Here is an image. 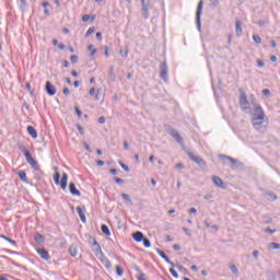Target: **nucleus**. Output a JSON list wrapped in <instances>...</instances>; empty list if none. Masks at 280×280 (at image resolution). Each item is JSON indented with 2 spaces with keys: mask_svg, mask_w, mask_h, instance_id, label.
<instances>
[{
  "mask_svg": "<svg viewBox=\"0 0 280 280\" xmlns=\"http://www.w3.org/2000/svg\"><path fill=\"white\" fill-rule=\"evenodd\" d=\"M212 182L215 185V187H219L220 189H226L229 187V185H226V183H224V180H222L220 176H213Z\"/></svg>",
  "mask_w": 280,
  "mask_h": 280,
  "instance_id": "obj_9",
  "label": "nucleus"
},
{
  "mask_svg": "<svg viewBox=\"0 0 280 280\" xmlns=\"http://www.w3.org/2000/svg\"><path fill=\"white\" fill-rule=\"evenodd\" d=\"M131 236L133 237L135 242H141L145 237L143 235V232H140V231H137V232L132 233Z\"/></svg>",
  "mask_w": 280,
  "mask_h": 280,
  "instance_id": "obj_19",
  "label": "nucleus"
},
{
  "mask_svg": "<svg viewBox=\"0 0 280 280\" xmlns=\"http://www.w3.org/2000/svg\"><path fill=\"white\" fill-rule=\"evenodd\" d=\"M34 240L36 242V244H43V242L45 241V236H43V234H35Z\"/></svg>",
  "mask_w": 280,
  "mask_h": 280,
  "instance_id": "obj_24",
  "label": "nucleus"
},
{
  "mask_svg": "<svg viewBox=\"0 0 280 280\" xmlns=\"http://www.w3.org/2000/svg\"><path fill=\"white\" fill-rule=\"evenodd\" d=\"M27 5V0H20V8L21 10H24V8Z\"/></svg>",
  "mask_w": 280,
  "mask_h": 280,
  "instance_id": "obj_42",
  "label": "nucleus"
},
{
  "mask_svg": "<svg viewBox=\"0 0 280 280\" xmlns=\"http://www.w3.org/2000/svg\"><path fill=\"white\" fill-rule=\"evenodd\" d=\"M119 165L122 167V170H125V172H130V167H128V165L124 164L122 162H120Z\"/></svg>",
  "mask_w": 280,
  "mask_h": 280,
  "instance_id": "obj_46",
  "label": "nucleus"
},
{
  "mask_svg": "<svg viewBox=\"0 0 280 280\" xmlns=\"http://www.w3.org/2000/svg\"><path fill=\"white\" fill-rule=\"evenodd\" d=\"M74 110H75V113L78 115V118L79 119L82 118V110L80 108H78V107H74Z\"/></svg>",
  "mask_w": 280,
  "mask_h": 280,
  "instance_id": "obj_47",
  "label": "nucleus"
},
{
  "mask_svg": "<svg viewBox=\"0 0 280 280\" xmlns=\"http://www.w3.org/2000/svg\"><path fill=\"white\" fill-rule=\"evenodd\" d=\"M69 254L72 256V257H77L78 256V246L75 244H72L70 247H69Z\"/></svg>",
  "mask_w": 280,
  "mask_h": 280,
  "instance_id": "obj_22",
  "label": "nucleus"
},
{
  "mask_svg": "<svg viewBox=\"0 0 280 280\" xmlns=\"http://www.w3.org/2000/svg\"><path fill=\"white\" fill-rule=\"evenodd\" d=\"M15 174L19 176L22 183H30V179H27V173H25V171H16Z\"/></svg>",
  "mask_w": 280,
  "mask_h": 280,
  "instance_id": "obj_17",
  "label": "nucleus"
},
{
  "mask_svg": "<svg viewBox=\"0 0 280 280\" xmlns=\"http://www.w3.org/2000/svg\"><path fill=\"white\" fill-rule=\"evenodd\" d=\"M269 248H272L273 250H279L280 244L279 243H270Z\"/></svg>",
  "mask_w": 280,
  "mask_h": 280,
  "instance_id": "obj_35",
  "label": "nucleus"
},
{
  "mask_svg": "<svg viewBox=\"0 0 280 280\" xmlns=\"http://www.w3.org/2000/svg\"><path fill=\"white\" fill-rule=\"evenodd\" d=\"M102 233H104V235L110 236V230L108 229V226L106 224H103L101 226Z\"/></svg>",
  "mask_w": 280,
  "mask_h": 280,
  "instance_id": "obj_25",
  "label": "nucleus"
},
{
  "mask_svg": "<svg viewBox=\"0 0 280 280\" xmlns=\"http://www.w3.org/2000/svg\"><path fill=\"white\" fill-rule=\"evenodd\" d=\"M27 132H28V135H31V137L33 139H38V132L36 131V129L33 126L27 127Z\"/></svg>",
  "mask_w": 280,
  "mask_h": 280,
  "instance_id": "obj_21",
  "label": "nucleus"
},
{
  "mask_svg": "<svg viewBox=\"0 0 280 280\" xmlns=\"http://www.w3.org/2000/svg\"><path fill=\"white\" fill-rule=\"evenodd\" d=\"M122 200H126L127 202H132V199H130V195L122 192L121 194Z\"/></svg>",
  "mask_w": 280,
  "mask_h": 280,
  "instance_id": "obj_34",
  "label": "nucleus"
},
{
  "mask_svg": "<svg viewBox=\"0 0 280 280\" xmlns=\"http://www.w3.org/2000/svg\"><path fill=\"white\" fill-rule=\"evenodd\" d=\"M0 237H1L2 240H5L7 242H9L10 244H12L13 246H16V241H14V240H12V238H10V237L3 235V234H1Z\"/></svg>",
  "mask_w": 280,
  "mask_h": 280,
  "instance_id": "obj_27",
  "label": "nucleus"
},
{
  "mask_svg": "<svg viewBox=\"0 0 280 280\" xmlns=\"http://www.w3.org/2000/svg\"><path fill=\"white\" fill-rule=\"evenodd\" d=\"M54 182L56 185H60V173L59 172L55 173Z\"/></svg>",
  "mask_w": 280,
  "mask_h": 280,
  "instance_id": "obj_29",
  "label": "nucleus"
},
{
  "mask_svg": "<svg viewBox=\"0 0 280 280\" xmlns=\"http://www.w3.org/2000/svg\"><path fill=\"white\" fill-rule=\"evenodd\" d=\"M268 200H277V195H275V192H268Z\"/></svg>",
  "mask_w": 280,
  "mask_h": 280,
  "instance_id": "obj_41",
  "label": "nucleus"
},
{
  "mask_svg": "<svg viewBox=\"0 0 280 280\" xmlns=\"http://www.w3.org/2000/svg\"><path fill=\"white\" fill-rule=\"evenodd\" d=\"M167 61H164L161 66H160V78L162 80H164V82H167Z\"/></svg>",
  "mask_w": 280,
  "mask_h": 280,
  "instance_id": "obj_8",
  "label": "nucleus"
},
{
  "mask_svg": "<svg viewBox=\"0 0 280 280\" xmlns=\"http://www.w3.org/2000/svg\"><path fill=\"white\" fill-rule=\"evenodd\" d=\"M133 270H136V272H138V276H137L138 280H145V273H143L141 271V268H139V266L135 265Z\"/></svg>",
  "mask_w": 280,
  "mask_h": 280,
  "instance_id": "obj_20",
  "label": "nucleus"
},
{
  "mask_svg": "<svg viewBox=\"0 0 280 280\" xmlns=\"http://www.w3.org/2000/svg\"><path fill=\"white\" fill-rule=\"evenodd\" d=\"M83 145H84V148H85V150H86L88 152H93V150H91V145H89V143L83 142Z\"/></svg>",
  "mask_w": 280,
  "mask_h": 280,
  "instance_id": "obj_51",
  "label": "nucleus"
},
{
  "mask_svg": "<svg viewBox=\"0 0 280 280\" xmlns=\"http://www.w3.org/2000/svg\"><path fill=\"white\" fill-rule=\"evenodd\" d=\"M116 275L118 277H121L124 275V268H121V266L119 265L116 266Z\"/></svg>",
  "mask_w": 280,
  "mask_h": 280,
  "instance_id": "obj_30",
  "label": "nucleus"
},
{
  "mask_svg": "<svg viewBox=\"0 0 280 280\" xmlns=\"http://www.w3.org/2000/svg\"><path fill=\"white\" fill-rule=\"evenodd\" d=\"M262 95H265V97H268V95H270V90L268 89L262 90Z\"/></svg>",
  "mask_w": 280,
  "mask_h": 280,
  "instance_id": "obj_53",
  "label": "nucleus"
},
{
  "mask_svg": "<svg viewBox=\"0 0 280 280\" xmlns=\"http://www.w3.org/2000/svg\"><path fill=\"white\" fill-rule=\"evenodd\" d=\"M70 62H72V65H75L78 62V55H71Z\"/></svg>",
  "mask_w": 280,
  "mask_h": 280,
  "instance_id": "obj_40",
  "label": "nucleus"
},
{
  "mask_svg": "<svg viewBox=\"0 0 280 280\" xmlns=\"http://www.w3.org/2000/svg\"><path fill=\"white\" fill-rule=\"evenodd\" d=\"M37 254L44 259L45 261H49V252L45 248H37Z\"/></svg>",
  "mask_w": 280,
  "mask_h": 280,
  "instance_id": "obj_15",
  "label": "nucleus"
},
{
  "mask_svg": "<svg viewBox=\"0 0 280 280\" xmlns=\"http://www.w3.org/2000/svg\"><path fill=\"white\" fill-rule=\"evenodd\" d=\"M175 168H176V170H185V165H183V163H177V164L175 165Z\"/></svg>",
  "mask_w": 280,
  "mask_h": 280,
  "instance_id": "obj_52",
  "label": "nucleus"
},
{
  "mask_svg": "<svg viewBox=\"0 0 280 280\" xmlns=\"http://www.w3.org/2000/svg\"><path fill=\"white\" fill-rule=\"evenodd\" d=\"M156 253H158V255H160V257H162V259H164L166 261V264H170V266H172V268H174V266H176V264H174V261H172L170 259V257H167V254H165V252H163L162 249L158 248Z\"/></svg>",
  "mask_w": 280,
  "mask_h": 280,
  "instance_id": "obj_11",
  "label": "nucleus"
},
{
  "mask_svg": "<svg viewBox=\"0 0 280 280\" xmlns=\"http://www.w3.org/2000/svg\"><path fill=\"white\" fill-rule=\"evenodd\" d=\"M24 156L26 159V162L32 166L33 170H35L36 172L40 170L38 162L32 156V153L30 151H26Z\"/></svg>",
  "mask_w": 280,
  "mask_h": 280,
  "instance_id": "obj_5",
  "label": "nucleus"
},
{
  "mask_svg": "<svg viewBox=\"0 0 280 280\" xmlns=\"http://www.w3.org/2000/svg\"><path fill=\"white\" fill-rule=\"evenodd\" d=\"M267 277H268L269 280H276V279H277V277H276V275H275V271H269V272L267 273Z\"/></svg>",
  "mask_w": 280,
  "mask_h": 280,
  "instance_id": "obj_38",
  "label": "nucleus"
},
{
  "mask_svg": "<svg viewBox=\"0 0 280 280\" xmlns=\"http://www.w3.org/2000/svg\"><path fill=\"white\" fill-rule=\"evenodd\" d=\"M187 154L190 161H194V163H197V165H199L201 170H207V162H205L202 158L197 156L196 154H194V152H188Z\"/></svg>",
  "mask_w": 280,
  "mask_h": 280,
  "instance_id": "obj_3",
  "label": "nucleus"
},
{
  "mask_svg": "<svg viewBox=\"0 0 280 280\" xmlns=\"http://www.w3.org/2000/svg\"><path fill=\"white\" fill-rule=\"evenodd\" d=\"M101 95H102V92L100 90H97L96 95H95V100H100Z\"/></svg>",
  "mask_w": 280,
  "mask_h": 280,
  "instance_id": "obj_61",
  "label": "nucleus"
},
{
  "mask_svg": "<svg viewBox=\"0 0 280 280\" xmlns=\"http://www.w3.org/2000/svg\"><path fill=\"white\" fill-rule=\"evenodd\" d=\"M210 3L213 8H218L220 5V0H210Z\"/></svg>",
  "mask_w": 280,
  "mask_h": 280,
  "instance_id": "obj_43",
  "label": "nucleus"
},
{
  "mask_svg": "<svg viewBox=\"0 0 280 280\" xmlns=\"http://www.w3.org/2000/svg\"><path fill=\"white\" fill-rule=\"evenodd\" d=\"M25 89H26V91L31 92V95L34 94V92L32 91V85L28 82L25 84Z\"/></svg>",
  "mask_w": 280,
  "mask_h": 280,
  "instance_id": "obj_49",
  "label": "nucleus"
},
{
  "mask_svg": "<svg viewBox=\"0 0 280 280\" xmlns=\"http://www.w3.org/2000/svg\"><path fill=\"white\" fill-rule=\"evenodd\" d=\"M170 272L172 277H174L175 279H178V272L175 271L174 267L170 268Z\"/></svg>",
  "mask_w": 280,
  "mask_h": 280,
  "instance_id": "obj_39",
  "label": "nucleus"
},
{
  "mask_svg": "<svg viewBox=\"0 0 280 280\" xmlns=\"http://www.w3.org/2000/svg\"><path fill=\"white\" fill-rule=\"evenodd\" d=\"M98 124H106V118H104L103 116H101L98 118Z\"/></svg>",
  "mask_w": 280,
  "mask_h": 280,
  "instance_id": "obj_58",
  "label": "nucleus"
},
{
  "mask_svg": "<svg viewBox=\"0 0 280 280\" xmlns=\"http://www.w3.org/2000/svg\"><path fill=\"white\" fill-rule=\"evenodd\" d=\"M142 242H143L144 248H150V246H152V243L147 237H144Z\"/></svg>",
  "mask_w": 280,
  "mask_h": 280,
  "instance_id": "obj_32",
  "label": "nucleus"
},
{
  "mask_svg": "<svg viewBox=\"0 0 280 280\" xmlns=\"http://www.w3.org/2000/svg\"><path fill=\"white\" fill-rule=\"evenodd\" d=\"M124 148L125 150H130V145H128V141H124Z\"/></svg>",
  "mask_w": 280,
  "mask_h": 280,
  "instance_id": "obj_60",
  "label": "nucleus"
},
{
  "mask_svg": "<svg viewBox=\"0 0 280 280\" xmlns=\"http://www.w3.org/2000/svg\"><path fill=\"white\" fill-rule=\"evenodd\" d=\"M233 43V35H228V44L231 45Z\"/></svg>",
  "mask_w": 280,
  "mask_h": 280,
  "instance_id": "obj_56",
  "label": "nucleus"
},
{
  "mask_svg": "<svg viewBox=\"0 0 280 280\" xmlns=\"http://www.w3.org/2000/svg\"><path fill=\"white\" fill-rule=\"evenodd\" d=\"M230 270L233 272V275H237V267L235 265H230Z\"/></svg>",
  "mask_w": 280,
  "mask_h": 280,
  "instance_id": "obj_44",
  "label": "nucleus"
},
{
  "mask_svg": "<svg viewBox=\"0 0 280 280\" xmlns=\"http://www.w3.org/2000/svg\"><path fill=\"white\" fill-rule=\"evenodd\" d=\"M70 91H69V88H65L63 89V95H69Z\"/></svg>",
  "mask_w": 280,
  "mask_h": 280,
  "instance_id": "obj_63",
  "label": "nucleus"
},
{
  "mask_svg": "<svg viewBox=\"0 0 280 280\" xmlns=\"http://www.w3.org/2000/svg\"><path fill=\"white\" fill-rule=\"evenodd\" d=\"M45 91L47 95H50V97H54V95H56V85L51 84V81H47L45 85Z\"/></svg>",
  "mask_w": 280,
  "mask_h": 280,
  "instance_id": "obj_10",
  "label": "nucleus"
},
{
  "mask_svg": "<svg viewBox=\"0 0 280 280\" xmlns=\"http://www.w3.org/2000/svg\"><path fill=\"white\" fill-rule=\"evenodd\" d=\"M96 165H98V167H103V165H105V162L102 160H97Z\"/></svg>",
  "mask_w": 280,
  "mask_h": 280,
  "instance_id": "obj_55",
  "label": "nucleus"
},
{
  "mask_svg": "<svg viewBox=\"0 0 280 280\" xmlns=\"http://www.w3.org/2000/svg\"><path fill=\"white\" fill-rule=\"evenodd\" d=\"M219 159H221L222 161H229V163L231 165H236V163H237V160H235V159H233V158H231L229 155H224V154H220Z\"/></svg>",
  "mask_w": 280,
  "mask_h": 280,
  "instance_id": "obj_18",
  "label": "nucleus"
},
{
  "mask_svg": "<svg viewBox=\"0 0 280 280\" xmlns=\"http://www.w3.org/2000/svg\"><path fill=\"white\" fill-rule=\"evenodd\" d=\"M69 191L72 196H82V192L78 190L74 183L69 184Z\"/></svg>",
  "mask_w": 280,
  "mask_h": 280,
  "instance_id": "obj_16",
  "label": "nucleus"
},
{
  "mask_svg": "<svg viewBox=\"0 0 280 280\" xmlns=\"http://www.w3.org/2000/svg\"><path fill=\"white\" fill-rule=\"evenodd\" d=\"M96 39H97V40H102V33H101V32H97V33H96Z\"/></svg>",
  "mask_w": 280,
  "mask_h": 280,
  "instance_id": "obj_62",
  "label": "nucleus"
},
{
  "mask_svg": "<svg viewBox=\"0 0 280 280\" xmlns=\"http://www.w3.org/2000/svg\"><path fill=\"white\" fill-rule=\"evenodd\" d=\"M90 19H91V15H89V14H84V15L82 16L83 23L89 22Z\"/></svg>",
  "mask_w": 280,
  "mask_h": 280,
  "instance_id": "obj_48",
  "label": "nucleus"
},
{
  "mask_svg": "<svg viewBox=\"0 0 280 280\" xmlns=\"http://www.w3.org/2000/svg\"><path fill=\"white\" fill-rule=\"evenodd\" d=\"M18 148L21 152H23V154H25L26 152H30L27 150V148L25 147V144H23V142H18Z\"/></svg>",
  "mask_w": 280,
  "mask_h": 280,
  "instance_id": "obj_26",
  "label": "nucleus"
},
{
  "mask_svg": "<svg viewBox=\"0 0 280 280\" xmlns=\"http://www.w3.org/2000/svg\"><path fill=\"white\" fill-rule=\"evenodd\" d=\"M86 211V207H77V212L79 214V218L81 222L86 223V215H84V212Z\"/></svg>",
  "mask_w": 280,
  "mask_h": 280,
  "instance_id": "obj_12",
  "label": "nucleus"
},
{
  "mask_svg": "<svg viewBox=\"0 0 280 280\" xmlns=\"http://www.w3.org/2000/svg\"><path fill=\"white\" fill-rule=\"evenodd\" d=\"M113 180L117 183V185H124V179L119 177H114Z\"/></svg>",
  "mask_w": 280,
  "mask_h": 280,
  "instance_id": "obj_45",
  "label": "nucleus"
},
{
  "mask_svg": "<svg viewBox=\"0 0 280 280\" xmlns=\"http://www.w3.org/2000/svg\"><path fill=\"white\" fill-rule=\"evenodd\" d=\"M240 104L241 106L248 105V98L246 97V92L240 89Z\"/></svg>",
  "mask_w": 280,
  "mask_h": 280,
  "instance_id": "obj_13",
  "label": "nucleus"
},
{
  "mask_svg": "<svg viewBox=\"0 0 280 280\" xmlns=\"http://www.w3.org/2000/svg\"><path fill=\"white\" fill-rule=\"evenodd\" d=\"M235 30H236V36L242 35V22L240 20L235 21Z\"/></svg>",
  "mask_w": 280,
  "mask_h": 280,
  "instance_id": "obj_23",
  "label": "nucleus"
},
{
  "mask_svg": "<svg viewBox=\"0 0 280 280\" xmlns=\"http://www.w3.org/2000/svg\"><path fill=\"white\" fill-rule=\"evenodd\" d=\"M91 34H95V27L92 26L90 27L86 33H85V37L89 38V36H91Z\"/></svg>",
  "mask_w": 280,
  "mask_h": 280,
  "instance_id": "obj_33",
  "label": "nucleus"
},
{
  "mask_svg": "<svg viewBox=\"0 0 280 280\" xmlns=\"http://www.w3.org/2000/svg\"><path fill=\"white\" fill-rule=\"evenodd\" d=\"M109 174H113V176H117V168H110Z\"/></svg>",
  "mask_w": 280,
  "mask_h": 280,
  "instance_id": "obj_57",
  "label": "nucleus"
},
{
  "mask_svg": "<svg viewBox=\"0 0 280 280\" xmlns=\"http://www.w3.org/2000/svg\"><path fill=\"white\" fill-rule=\"evenodd\" d=\"M94 246L95 248V254L97 255L98 253H102V247L100 246V243H97V241L94 240Z\"/></svg>",
  "mask_w": 280,
  "mask_h": 280,
  "instance_id": "obj_31",
  "label": "nucleus"
},
{
  "mask_svg": "<svg viewBox=\"0 0 280 280\" xmlns=\"http://www.w3.org/2000/svg\"><path fill=\"white\" fill-rule=\"evenodd\" d=\"M141 12H142V16L143 19H150V1H145V0H141Z\"/></svg>",
  "mask_w": 280,
  "mask_h": 280,
  "instance_id": "obj_7",
  "label": "nucleus"
},
{
  "mask_svg": "<svg viewBox=\"0 0 280 280\" xmlns=\"http://www.w3.org/2000/svg\"><path fill=\"white\" fill-rule=\"evenodd\" d=\"M174 268L178 269L179 272H187V269H185V267H183L180 264L175 265Z\"/></svg>",
  "mask_w": 280,
  "mask_h": 280,
  "instance_id": "obj_37",
  "label": "nucleus"
},
{
  "mask_svg": "<svg viewBox=\"0 0 280 280\" xmlns=\"http://www.w3.org/2000/svg\"><path fill=\"white\" fill-rule=\"evenodd\" d=\"M265 233H270V235H272V233H277V230H272L270 228H266Z\"/></svg>",
  "mask_w": 280,
  "mask_h": 280,
  "instance_id": "obj_50",
  "label": "nucleus"
},
{
  "mask_svg": "<svg viewBox=\"0 0 280 280\" xmlns=\"http://www.w3.org/2000/svg\"><path fill=\"white\" fill-rule=\"evenodd\" d=\"M257 65L261 68L265 67L266 63L262 60H257Z\"/></svg>",
  "mask_w": 280,
  "mask_h": 280,
  "instance_id": "obj_59",
  "label": "nucleus"
},
{
  "mask_svg": "<svg viewBox=\"0 0 280 280\" xmlns=\"http://www.w3.org/2000/svg\"><path fill=\"white\" fill-rule=\"evenodd\" d=\"M68 183H69V175L67 173H63L61 180H59V185L61 189H67Z\"/></svg>",
  "mask_w": 280,
  "mask_h": 280,
  "instance_id": "obj_14",
  "label": "nucleus"
},
{
  "mask_svg": "<svg viewBox=\"0 0 280 280\" xmlns=\"http://www.w3.org/2000/svg\"><path fill=\"white\" fill-rule=\"evenodd\" d=\"M202 7H203V2H202V0H200L197 5V11H196V25H197L198 32H200V30L202 27V24L200 22V16H202Z\"/></svg>",
  "mask_w": 280,
  "mask_h": 280,
  "instance_id": "obj_6",
  "label": "nucleus"
},
{
  "mask_svg": "<svg viewBox=\"0 0 280 280\" xmlns=\"http://www.w3.org/2000/svg\"><path fill=\"white\" fill-rule=\"evenodd\" d=\"M252 117L257 118V119H268V117H266V113L264 112V108L259 104H257L254 107V112L252 114Z\"/></svg>",
  "mask_w": 280,
  "mask_h": 280,
  "instance_id": "obj_4",
  "label": "nucleus"
},
{
  "mask_svg": "<svg viewBox=\"0 0 280 280\" xmlns=\"http://www.w3.org/2000/svg\"><path fill=\"white\" fill-rule=\"evenodd\" d=\"M166 132H167V135H171V137H173V139H175V141L177 143H179V145H183V143H185V140L183 139V136H180V133H178V130L168 126L166 128Z\"/></svg>",
  "mask_w": 280,
  "mask_h": 280,
  "instance_id": "obj_2",
  "label": "nucleus"
},
{
  "mask_svg": "<svg viewBox=\"0 0 280 280\" xmlns=\"http://www.w3.org/2000/svg\"><path fill=\"white\" fill-rule=\"evenodd\" d=\"M252 124L258 132H266L268 130V119H258L252 117Z\"/></svg>",
  "mask_w": 280,
  "mask_h": 280,
  "instance_id": "obj_1",
  "label": "nucleus"
},
{
  "mask_svg": "<svg viewBox=\"0 0 280 280\" xmlns=\"http://www.w3.org/2000/svg\"><path fill=\"white\" fill-rule=\"evenodd\" d=\"M77 129L79 130L80 135H84V128L82 126L78 125Z\"/></svg>",
  "mask_w": 280,
  "mask_h": 280,
  "instance_id": "obj_54",
  "label": "nucleus"
},
{
  "mask_svg": "<svg viewBox=\"0 0 280 280\" xmlns=\"http://www.w3.org/2000/svg\"><path fill=\"white\" fill-rule=\"evenodd\" d=\"M173 248H174L175 250H180V245L175 244V245H173Z\"/></svg>",
  "mask_w": 280,
  "mask_h": 280,
  "instance_id": "obj_64",
  "label": "nucleus"
},
{
  "mask_svg": "<svg viewBox=\"0 0 280 280\" xmlns=\"http://www.w3.org/2000/svg\"><path fill=\"white\" fill-rule=\"evenodd\" d=\"M128 54H129L128 47H125L124 49H120L121 58H128Z\"/></svg>",
  "mask_w": 280,
  "mask_h": 280,
  "instance_id": "obj_28",
  "label": "nucleus"
},
{
  "mask_svg": "<svg viewBox=\"0 0 280 280\" xmlns=\"http://www.w3.org/2000/svg\"><path fill=\"white\" fill-rule=\"evenodd\" d=\"M253 39L257 45H261V37L259 35H253Z\"/></svg>",
  "mask_w": 280,
  "mask_h": 280,
  "instance_id": "obj_36",
  "label": "nucleus"
}]
</instances>
